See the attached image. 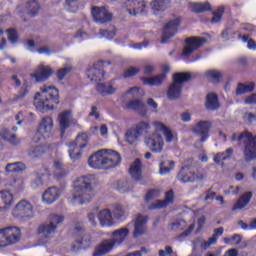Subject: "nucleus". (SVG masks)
Wrapping results in <instances>:
<instances>
[{
	"instance_id": "f257e3e1",
	"label": "nucleus",
	"mask_w": 256,
	"mask_h": 256,
	"mask_svg": "<svg viewBox=\"0 0 256 256\" xmlns=\"http://www.w3.org/2000/svg\"><path fill=\"white\" fill-rule=\"evenodd\" d=\"M95 175H83L77 177L72 184V190L67 196L69 204L72 206L85 205L90 203L96 196V190L93 186Z\"/></svg>"
},
{
	"instance_id": "f03ea898",
	"label": "nucleus",
	"mask_w": 256,
	"mask_h": 256,
	"mask_svg": "<svg viewBox=\"0 0 256 256\" xmlns=\"http://www.w3.org/2000/svg\"><path fill=\"white\" fill-rule=\"evenodd\" d=\"M154 132L148 133L144 138V145L153 153H162L166 143H176L177 133L167 126L164 122H152Z\"/></svg>"
},
{
	"instance_id": "7ed1b4c3",
	"label": "nucleus",
	"mask_w": 256,
	"mask_h": 256,
	"mask_svg": "<svg viewBox=\"0 0 256 256\" xmlns=\"http://www.w3.org/2000/svg\"><path fill=\"white\" fill-rule=\"evenodd\" d=\"M34 96V106L40 113L55 110V106L60 104V91L53 85L44 84L39 88Z\"/></svg>"
},
{
	"instance_id": "20e7f679",
	"label": "nucleus",
	"mask_w": 256,
	"mask_h": 256,
	"mask_svg": "<svg viewBox=\"0 0 256 256\" xmlns=\"http://www.w3.org/2000/svg\"><path fill=\"white\" fill-rule=\"evenodd\" d=\"M120 162V154L111 149H101L93 153L88 159L89 167L98 170H107L117 167Z\"/></svg>"
},
{
	"instance_id": "39448f33",
	"label": "nucleus",
	"mask_w": 256,
	"mask_h": 256,
	"mask_svg": "<svg viewBox=\"0 0 256 256\" xmlns=\"http://www.w3.org/2000/svg\"><path fill=\"white\" fill-rule=\"evenodd\" d=\"M64 221V217L60 214H50L46 222L39 225L37 233L40 236L39 245L49 244L57 227Z\"/></svg>"
},
{
	"instance_id": "423d86ee",
	"label": "nucleus",
	"mask_w": 256,
	"mask_h": 256,
	"mask_svg": "<svg viewBox=\"0 0 256 256\" xmlns=\"http://www.w3.org/2000/svg\"><path fill=\"white\" fill-rule=\"evenodd\" d=\"M173 82L168 88L167 97L170 100L177 99L181 96L182 87L185 82L191 79V74L187 72H179L172 77Z\"/></svg>"
},
{
	"instance_id": "0eeeda50",
	"label": "nucleus",
	"mask_w": 256,
	"mask_h": 256,
	"mask_svg": "<svg viewBox=\"0 0 256 256\" xmlns=\"http://www.w3.org/2000/svg\"><path fill=\"white\" fill-rule=\"evenodd\" d=\"M21 239V230L18 227H4L0 229V247H10L17 244Z\"/></svg>"
},
{
	"instance_id": "6e6552de",
	"label": "nucleus",
	"mask_w": 256,
	"mask_h": 256,
	"mask_svg": "<svg viewBox=\"0 0 256 256\" xmlns=\"http://www.w3.org/2000/svg\"><path fill=\"white\" fill-rule=\"evenodd\" d=\"M69 150L68 155L72 162H76L82 157V149L87 146V134L82 133L77 136L74 142H69L67 144Z\"/></svg>"
},
{
	"instance_id": "1a4fd4ad",
	"label": "nucleus",
	"mask_w": 256,
	"mask_h": 256,
	"mask_svg": "<svg viewBox=\"0 0 256 256\" xmlns=\"http://www.w3.org/2000/svg\"><path fill=\"white\" fill-rule=\"evenodd\" d=\"M256 135H252L250 132H243L239 138V142L245 143L244 146V158L246 161H253L256 159Z\"/></svg>"
},
{
	"instance_id": "9d476101",
	"label": "nucleus",
	"mask_w": 256,
	"mask_h": 256,
	"mask_svg": "<svg viewBox=\"0 0 256 256\" xmlns=\"http://www.w3.org/2000/svg\"><path fill=\"white\" fill-rule=\"evenodd\" d=\"M122 9L128 15L137 17L148 13V2L145 0H125L122 4Z\"/></svg>"
},
{
	"instance_id": "9b49d317",
	"label": "nucleus",
	"mask_w": 256,
	"mask_h": 256,
	"mask_svg": "<svg viewBox=\"0 0 256 256\" xmlns=\"http://www.w3.org/2000/svg\"><path fill=\"white\" fill-rule=\"evenodd\" d=\"M150 129L149 122H139L135 127L128 129L125 133V141L128 145L137 146L144 130Z\"/></svg>"
},
{
	"instance_id": "f8f14e48",
	"label": "nucleus",
	"mask_w": 256,
	"mask_h": 256,
	"mask_svg": "<svg viewBox=\"0 0 256 256\" xmlns=\"http://www.w3.org/2000/svg\"><path fill=\"white\" fill-rule=\"evenodd\" d=\"M53 127V118L45 116L42 121L39 122L38 130L33 137V142L38 143L42 139L50 138L52 136Z\"/></svg>"
},
{
	"instance_id": "ddd939ff",
	"label": "nucleus",
	"mask_w": 256,
	"mask_h": 256,
	"mask_svg": "<svg viewBox=\"0 0 256 256\" xmlns=\"http://www.w3.org/2000/svg\"><path fill=\"white\" fill-rule=\"evenodd\" d=\"M34 214V206L29 200L18 201L12 209V216L19 219H30Z\"/></svg>"
},
{
	"instance_id": "4468645a",
	"label": "nucleus",
	"mask_w": 256,
	"mask_h": 256,
	"mask_svg": "<svg viewBox=\"0 0 256 256\" xmlns=\"http://www.w3.org/2000/svg\"><path fill=\"white\" fill-rule=\"evenodd\" d=\"M178 181L181 183H191L195 181H202L205 179L204 173L195 174L194 170L191 167L184 166L181 168L177 175Z\"/></svg>"
},
{
	"instance_id": "2eb2a0df",
	"label": "nucleus",
	"mask_w": 256,
	"mask_h": 256,
	"mask_svg": "<svg viewBox=\"0 0 256 256\" xmlns=\"http://www.w3.org/2000/svg\"><path fill=\"white\" fill-rule=\"evenodd\" d=\"M195 228L194 223L188 224L185 220H176L169 224V230L171 231H180L184 230L179 236H177V240L183 241L185 237H189Z\"/></svg>"
},
{
	"instance_id": "dca6fc26",
	"label": "nucleus",
	"mask_w": 256,
	"mask_h": 256,
	"mask_svg": "<svg viewBox=\"0 0 256 256\" xmlns=\"http://www.w3.org/2000/svg\"><path fill=\"white\" fill-rule=\"evenodd\" d=\"M134 230L132 236L134 238L142 237L148 232V216L137 214L136 217L132 220Z\"/></svg>"
},
{
	"instance_id": "f3484780",
	"label": "nucleus",
	"mask_w": 256,
	"mask_h": 256,
	"mask_svg": "<svg viewBox=\"0 0 256 256\" xmlns=\"http://www.w3.org/2000/svg\"><path fill=\"white\" fill-rule=\"evenodd\" d=\"M53 74V70L49 65L40 64L34 72L29 74V77L34 79L36 83L44 82Z\"/></svg>"
},
{
	"instance_id": "a211bd4d",
	"label": "nucleus",
	"mask_w": 256,
	"mask_h": 256,
	"mask_svg": "<svg viewBox=\"0 0 256 256\" xmlns=\"http://www.w3.org/2000/svg\"><path fill=\"white\" fill-rule=\"evenodd\" d=\"M15 201V194L11 190H0V213L9 210L13 205H15Z\"/></svg>"
},
{
	"instance_id": "6ab92c4d",
	"label": "nucleus",
	"mask_w": 256,
	"mask_h": 256,
	"mask_svg": "<svg viewBox=\"0 0 256 256\" xmlns=\"http://www.w3.org/2000/svg\"><path fill=\"white\" fill-rule=\"evenodd\" d=\"M57 122L62 132L72 125H77V120L74 118L72 110H65L59 113Z\"/></svg>"
},
{
	"instance_id": "aec40b11",
	"label": "nucleus",
	"mask_w": 256,
	"mask_h": 256,
	"mask_svg": "<svg viewBox=\"0 0 256 256\" xmlns=\"http://www.w3.org/2000/svg\"><path fill=\"white\" fill-rule=\"evenodd\" d=\"M62 189L56 186L48 187L42 194V202L45 205H52L62 196Z\"/></svg>"
},
{
	"instance_id": "412c9836",
	"label": "nucleus",
	"mask_w": 256,
	"mask_h": 256,
	"mask_svg": "<svg viewBox=\"0 0 256 256\" xmlns=\"http://www.w3.org/2000/svg\"><path fill=\"white\" fill-rule=\"evenodd\" d=\"M206 43L205 38H189L186 40V45L182 51V56L188 57L191 56L199 47H202Z\"/></svg>"
},
{
	"instance_id": "4be33fe9",
	"label": "nucleus",
	"mask_w": 256,
	"mask_h": 256,
	"mask_svg": "<svg viewBox=\"0 0 256 256\" xmlns=\"http://www.w3.org/2000/svg\"><path fill=\"white\" fill-rule=\"evenodd\" d=\"M92 17L97 24H105L112 19V15L105 7H93Z\"/></svg>"
},
{
	"instance_id": "5701e85b",
	"label": "nucleus",
	"mask_w": 256,
	"mask_h": 256,
	"mask_svg": "<svg viewBox=\"0 0 256 256\" xmlns=\"http://www.w3.org/2000/svg\"><path fill=\"white\" fill-rule=\"evenodd\" d=\"M181 18L175 17L171 19L164 27L163 38L161 43H166V40L173 37L177 32V27L180 26Z\"/></svg>"
},
{
	"instance_id": "b1692460",
	"label": "nucleus",
	"mask_w": 256,
	"mask_h": 256,
	"mask_svg": "<svg viewBox=\"0 0 256 256\" xmlns=\"http://www.w3.org/2000/svg\"><path fill=\"white\" fill-rule=\"evenodd\" d=\"M88 79L92 82L101 81L104 78L103 63L97 62L90 66L86 72Z\"/></svg>"
},
{
	"instance_id": "393cba45",
	"label": "nucleus",
	"mask_w": 256,
	"mask_h": 256,
	"mask_svg": "<svg viewBox=\"0 0 256 256\" xmlns=\"http://www.w3.org/2000/svg\"><path fill=\"white\" fill-rule=\"evenodd\" d=\"M129 235H130V228H129V225H126L122 228L112 231L111 240L114 241V244L121 246L127 240Z\"/></svg>"
},
{
	"instance_id": "a878e982",
	"label": "nucleus",
	"mask_w": 256,
	"mask_h": 256,
	"mask_svg": "<svg viewBox=\"0 0 256 256\" xmlns=\"http://www.w3.org/2000/svg\"><path fill=\"white\" fill-rule=\"evenodd\" d=\"M40 5L37 1H30L24 5H20L17 7L18 13L29 15L30 17H34L39 13Z\"/></svg>"
},
{
	"instance_id": "bb28decb",
	"label": "nucleus",
	"mask_w": 256,
	"mask_h": 256,
	"mask_svg": "<svg viewBox=\"0 0 256 256\" xmlns=\"http://www.w3.org/2000/svg\"><path fill=\"white\" fill-rule=\"evenodd\" d=\"M211 127V123L208 121L198 122L192 127V132L201 136V142H205L209 137L208 132Z\"/></svg>"
},
{
	"instance_id": "cd10ccee",
	"label": "nucleus",
	"mask_w": 256,
	"mask_h": 256,
	"mask_svg": "<svg viewBox=\"0 0 256 256\" xmlns=\"http://www.w3.org/2000/svg\"><path fill=\"white\" fill-rule=\"evenodd\" d=\"M98 221L101 227H112L115 224L112 212L109 209L99 210Z\"/></svg>"
},
{
	"instance_id": "c85d7f7f",
	"label": "nucleus",
	"mask_w": 256,
	"mask_h": 256,
	"mask_svg": "<svg viewBox=\"0 0 256 256\" xmlns=\"http://www.w3.org/2000/svg\"><path fill=\"white\" fill-rule=\"evenodd\" d=\"M130 176L136 181L139 182L140 185L144 184L143 176H142V164L141 160L136 159L134 163L131 164L129 170Z\"/></svg>"
},
{
	"instance_id": "c756f323",
	"label": "nucleus",
	"mask_w": 256,
	"mask_h": 256,
	"mask_svg": "<svg viewBox=\"0 0 256 256\" xmlns=\"http://www.w3.org/2000/svg\"><path fill=\"white\" fill-rule=\"evenodd\" d=\"M119 247L112 239L104 240L98 246L96 252H94V256H104L112 251L113 248Z\"/></svg>"
},
{
	"instance_id": "7c9ffc66",
	"label": "nucleus",
	"mask_w": 256,
	"mask_h": 256,
	"mask_svg": "<svg viewBox=\"0 0 256 256\" xmlns=\"http://www.w3.org/2000/svg\"><path fill=\"white\" fill-rule=\"evenodd\" d=\"M174 194L172 190H169L165 194V200H156L148 207L150 210L161 209L173 203Z\"/></svg>"
},
{
	"instance_id": "2f4dec72",
	"label": "nucleus",
	"mask_w": 256,
	"mask_h": 256,
	"mask_svg": "<svg viewBox=\"0 0 256 256\" xmlns=\"http://www.w3.org/2000/svg\"><path fill=\"white\" fill-rule=\"evenodd\" d=\"M224 234V228L220 227L217 228L216 230H214V234L212 235V237L209 238V240H203L201 241V248H203L204 250L208 249L210 246H213L217 243L218 237L222 236Z\"/></svg>"
},
{
	"instance_id": "473e14b6",
	"label": "nucleus",
	"mask_w": 256,
	"mask_h": 256,
	"mask_svg": "<svg viewBox=\"0 0 256 256\" xmlns=\"http://www.w3.org/2000/svg\"><path fill=\"white\" fill-rule=\"evenodd\" d=\"M141 80L146 86H160L165 80V73H160L153 77H143Z\"/></svg>"
},
{
	"instance_id": "72a5a7b5",
	"label": "nucleus",
	"mask_w": 256,
	"mask_h": 256,
	"mask_svg": "<svg viewBox=\"0 0 256 256\" xmlns=\"http://www.w3.org/2000/svg\"><path fill=\"white\" fill-rule=\"evenodd\" d=\"M220 106L218 101V96L214 92H210L206 96V102H204V107H206L208 110H216Z\"/></svg>"
},
{
	"instance_id": "f704fd0d",
	"label": "nucleus",
	"mask_w": 256,
	"mask_h": 256,
	"mask_svg": "<svg viewBox=\"0 0 256 256\" xmlns=\"http://www.w3.org/2000/svg\"><path fill=\"white\" fill-rule=\"evenodd\" d=\"M117 87L112 83H99L97 85V91L102 96L112 95L116 92Z\"/></svg>"
},
{
	"instance_id": "c9c22d12",
	"label": "nucleus",
	"mask_w": 256,
	"mask_h": 256,
	"mask_svg": "<svg viewBox=\"0 0 256 256\" xmlns=\"http://www.w3.org/2000/svg\"><path fill=\"white\" fill-rule=\"evenodd\" d=\"M174 168V160H163L161 163H159V175H168Z\"/></svg>"
},
{
	"instance_id": "e433bc0d",
	"label": "nucleus",
	"mask_w": 256,
	"mask_h": 256,
	"mask_svg": "<svg viewBox=\"0 0 256 256\" xmlns=\"http://www.w3.org/2000/svg\"><path fill=\"white\" fill-rule=\"evenodd\" d=\"M52 168L54 169V176L58 179L66 177L68 173V171L65 169V165L61 160H55Z\"/></svg>"
},
{
	"instance_id": "4c0bfd02",
	"label": "nucleus",
	"mask_w": 256,
	"mask_h": 256,
	"mask_svg": "<svg viewBox=\"0 0 256 256\" xmlns=\"http://www.w3.org/2000/svg\"><path fill=\"white\" fill-rule=\"evenodd\" d=\"M255 83L254 82H246V83H239L238 86H236V95H243L251 93L254 90Z\"/></svg>"
},
{
	"instance_id": "58836bf2",
	"label": "nucleus",
	"mask_w": 256,
	"mask_h": 256,
	"mask_svg": "<svg viewBox=\"0 0 256 256\" xmlns=\"http://www.w3.org/2000/svg\"><path fill=\"white\" fill-rule=\"evenodd\" d=\"M189 9L194 13H202L211 9L208 2H190Z\"/></svg>"
},
{
	"instance_id": "ea45409f",
	"label": "nucleus",
	"mask_w": 256,
	"mask_h": 256,
	"mask_svg": "<svg viewBox=\"0 0 256 256\" xmlns=\"http://www.w3.org/2000/svg\"><path fill=\"white\" fill-rule=\"evenodd\" d=\"M47 152V148L44 146H32L28 150V157L32 159H38Z\"/></svg>"
},
{
	"instance_id": "a19ab883",
	"label": "nucleus",
	"mask_w": 256,
	"mask_h": 256,
	"mask_svg": "<svg viewBox=\"0 0 256 256\" xmlns=\"http://www.w3.org/2000/svg\"><path fill=\"white\" fill-rule=\"evenodd\" d=\"M252 198L251 192L244 193L238 201L234 204L232 210H238L246 207Z\"/></svg>"
},
{
	"instance_id": "79ce46f5",
	"label": "nucleus",
	"mask_w": 256,
	"mask_h": 256,
	"mask_svg": "<svg viewBox=\"0 0 256 256\" xmlns=\"http://www.w3.org/2000/svg\"><path fill=\"white\" fill-rule=\"evenodd\" d=\"M171 0H153L150 2V7L155 11H164L167 8H170Z\"/></svg>"
},
{
	"instance_id": "37998d69",
	"label": "nucleus",
	"mask_w": 256,
	"mask_h": 256,
	"mask_svg": "<svg viewBox=\"0 0 256 256\" xmlns=\"http://www.w3.org/2000/svg\"><path fill=\"white\" fill-rule=\"evenodd\" d=\"M88 247H90V238L88 235H83L76 240L73 249L74 251H77L79 249H86Z\"/></svg>"
},
{
	"instance_id": "c03bdc74",
	"label": "nucleus",
	"mask_w": 256,
	"mask_h": 256,
	"mask_svg": "<svg viewBox=\"0 0 256 256\" xmlns=\"http://www.w3.org/2000/svg\"><path fill=\"white\" fill-rule=\"evenodd\" d=\"M204 77H206L212 83H219L220 78L223 77V74L218 70L211 69L204 72Z\"/></svg>"
},
{
	"instance_id": "a18cd8bd",
	"label": "nucleus",
	"mask_w": 256,
	"mask_h": 256,
	"mask_svg": "<svg viewBox=\"0 0 256 256\" xmlns=\"http://www.w3.org/2000/svg\"><path fill=\"white\" fill-rule=\"evenodd\" d=\"M233 154V150L231 148L226 149L225 152H219L213 157V161L216 164H221V162L228 160Z\"/></svg>"
},
{
	"instance_id": "49530a36",
	"label": "nucleus",
	"mask_w": 256,
	"mask_h": 256,
	"mask_svg": "<svg viewBox=\"0 0 256 256\" xmlns=\"http://www.w3.org/2000/svg\"><path fill=\"white\" fill-rule=\"evenodd\" d=\"M25 170V165L22 162H14L7 164L5 171L8 173H20Z\"/></svg>"
},
{
	"instance_id": "de8ad7c7",
	"label": "nucleus",
	"mask_w": 256,
	"mask_h": 256,
	"mask_svg": "<svg viewBox=\"0 0 256 256\" xmlns=\"http://www.w3.org/2000/svg\"><path fill=\"white\" fill-rule=\"evenodd\" d=\"M0 135L2 139H4L7 142H10L13 145H17L19 143V141L16 138V134H12L6 128L2 129V131L0 132Z\"/></svg>"
},
{
	"instance_id": "09e8293b",
	"label": "nucleus",
	"mask_w": 256,
	"mask_h": 256,
	"mask_svg": "<svg viewBox=\"0 0 256 256\" xmlns=\"http://www.w3.org/2000/svg\"><path fill=\"white\" fill-rule=\"evenodd\" d=\"M112 215L115 219H121L126 216V210L121 204L116 203L113 205Z\"/></svg>"
},
{
	"instance_id": "8fccbe9b",
	"label": "nucleus",
	"mask_w": 256,
	"mask_h": 256,
	"mask_svg": "<svg viewBox=\"0 0 256 256\" xmlns=\"http://www.w3.org/2000/svg\"><path fill=\"white\" fill-rule=\"evenodd\" d=\"M144 107V103L140 100L131 101L125 104L124 108L127 110H141Z\"/></svg>"
},
{
	"instance_id": "3c124183",
	"label": "nucleus",
	"mask_w": 256,
	"mask_h": 256,
	"mask_svg": "<svg viewBox=\"0 0 256 256\" xmlns=\"http://www.w3.org/2000/svg\"><path fill=\"white\" fill-rule=\"evenodd\" d=\"M132 188H133V185L131 182L124 181V182H120L116 189H118L120 193H128L132 191Z\"/></svg>"
},
{
	"instance_id": "603ef678",
	"label": "nucleus",
	"mask_w": 256,
	"mask_h": 256,
	"mask_svg": "<svg viewBox=\"0 0 256 256\" xmlns=\"http://www.w3.org/2000/svg\"><path fill=\"white\" fill-rule=\"evenodd\" d=\"M224 243L226 245H231V246H238L241 242V236L238 234H235L234 236H232L231 238H227L225 237L223 239Z\"/></svg>"
},
{
	"instance_id": "864d4df0",
	"label": "nucleus",
	"mask_w": 256,
	"mask_h": 256,
	"mask_svg": "<svg viewBox=\"0 0 256 256\" xmlns=\"http://www.w3.org/2000/svg\"><path fill=\"white\" fill-rule=\"evenodd\" d=\"M78 1L79 0H66L65 7L71 13H76L78 10Z\"/></svg>"
},
{
	"instance_id": "5fc2aeb1",
	"label": "nucleus",
	"mask_w": 256,
	"mask_h": 256,
	"mask_svg": "<svg viewBox=\"0 0 256 256\" xmlns=\"http://www.w3.org/2000/svg\"><path fill=\"white\" fill-rule=\"evenodd\" d=\"M224 12H225V8L224 7H219L216 12H213V17H212V20L211 22L213 24L215 23H219L220 20H221V17H223L224 15Z\"/></svg>"
},
{
	"instance_id": "6e6d98bb",
	"label": "nucleus",
	"mask_w": 256,
	"mask_h": 256,
	"mask_svg": "<svg viewBox=\"0 0 256 256\" xmlns=\"http://www.w3.org/2000/svg\"><path fill=\"white\" fill-rule=\"evenodd\" d=\"M31 87H32V83L29 80L24 79L22 90L20 92V97L27 96L31 90Z\"/></svg>"
},
{
	"instance_id": "4d7b16f0",
	"label": "nucleus",
	"mask_w": 256,
	"mask_h": 256,
	"mask_svg": "<svg viewBox=\"0 0 256 256\" xmlns=\"http://www.w3.org/2000/svg\"><path fill=\"white\" fill-rule=\"evenodd\" d=\"M71 71H72V66L66 65L64 68H61L60 70H58V72L56 73V77L58 78V80H63L65 76Z\"/></svg>"
},
{
	"instance_id": "13d9d810",
	"label": "nucleus",
	"mask_w": 256,
	"mask_h": 256,
	"mask_svg": "<svg viewBox=\"0 0 256 256\" xmlns=\"http://www.w3.org/2000/svg\"><path fill=\"white\" fill-rule=\"evenodd\" d=\"M11 186L15 189V191L21 192L25 188V182L22 178H18L13 180Z\"/></svg>"
},
{
	"instance_id": "bf43d9fd",
	"label": "nucleus",
	"mask_w": 256,
	"mask_h": 256,
	"mask_svg": "<svg viewBox=\"0 0 256 256\" xmlns=\"http://www.w3.org/2000/svg\"><path fill=\"white\" fill-rule=\"evenodd\" d=\"M160 195H161V190L160 189L149 190L146 193L145 201L149 202L150 200H152L154 198L160 197Z\"/></svg>"
},
{
	"instance_id": "052dcab7",
	"label": "nucleus",
	"mask_w": 256,
	"mask_h": 256,
	"mask_svg": "<svg viewBox=\"0 0 256 256\" xmlns=\"http://www.w3.org/2000/svg\"><path fill=\"white\" fill-rule=\"evenodd\" d=\"M7 38L12 43L15 44L18 41V32L17 30L11 28L7 30Z\"/></svg>"
},
{
	"instance_id": "680f3d73",
	"label": "nucleus",
	"mask_w": 256,
	"mask_h": 256,
	"mask_svg": "<svg viewBox=\"0 0 256 256\" xmlns=\"http://www.w3.org/2000/svg\"><path fill=\"white\" fill-rule=\"evenodd\" d=\"M127 94L132 95V97H142L144 96L145 92L141 88L133 87L127 91Z\"/></svg>"
},
{
	"instance_id": "e2e57ef3",
	"label": "nucleus",
	"mask_w": 256,
	"mask_h": 256,
	"mask_svg": "<svg viewBox=\"0 0 256 256\" xmlns=\"http://www.w3.org/2000/svg\"><path fill=\"white\" fill-rule=\"evenodd\" d=\"M139 68L137 67H129L126 69V71L124 72V77H133V76H136L138 73H139Z\"/></svg>"
},
{
	"instance_id": "0e129e2a",
	"label": "nucleus",
	"mask_w": 256,
	"mask_h": 256,
	"mask_svg": "<svg viewBox=\"0 0 256 256\" xmlns=\"http://www.w3.org/2000/svg\"><path fill=\"white\" fill-rule=\"evenodd\" d=\"M88 221L90 223V225H92L93 227H96L98 225V216L96 215L95 212H89L88 213Z\"/></svg>"
},
{
	"instance_id": "69168bd1",
	"label": "nucleus",
	"mask_w": 256,
	"mask_h": 256,
	"mask_svg": "<svg viewBox=\"0 0 256 256\" xmlns=\"http://www.w3.org/2000/svg\"><path fill=\"white\" fill-rule=\"evenodd\" d=\"M242 41L244 43H247V48L250 50H255L256 49V43L253 40H249L247 36H242Z\"/></svg>"
},
{
	"instance_id": "338daca9",
	"label": "nucleus",
	"mask_w": 256,
	"mask_h": 256,
	"mask_svg": "<svg viewBox=\"0 0 256 256\" xmlns=\"http://www.w3.org/2000/svg\"><path fill=\"white\" fill-rule=\"evenodd\" d=\"M116 33L114 31L101 30L100 37H104L105 39H112L115 37Z\"/></svg>"
},
{
	"instance_id": "774afa93",
	"label": "nucleus",
	"mask_w": 256,
	"mask_h": 256,
	"mask_svg": "<svg viewBox=\"0 0 256 256\" xmlns=\"http://www.w3.org/2000/svg\"><path fill=\"white\" fill-rule=\"evenodd\" d=\"M246 105H256V94H251L250 96H247L245 99Z\"/></svg>"
}]
</instances>
